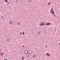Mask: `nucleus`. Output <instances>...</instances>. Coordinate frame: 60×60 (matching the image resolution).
Segmentation results:
<instances>
[{
  "label": "nucleus",
  "instance_id": "1",
  "mask_svg": "<svg viewBox=\"0 0 60 60\" xmlns=\"http://www.w3.org/2000/svg\"><path fill=\"white\" fill-rule=\"evenodd\" d=\"M50 12L51 14H53V15H54V9H53L52 8H51L50 11Z\"/></svg>",
  "mask_w": 60,
  "mask_h": 60
},
{
  "label": "nucleus",
  "instance_id": "2",
  "mask_svg": "<svg viewBox=\"0 0 60 60\" xmlns=\"http://www.w3.org/2000/svg\"><path fill=\"white\" fill-rule=\"evenodd\" d=\"M40 34H41V31H40L39 30L37 32V34L38 35H40Z\"/></svg>",
  "mask_w": 60,
  "mask_h": 60
},
{
  "label": "nucleus",
  "instance_id": "3",
  "mask_svg": "<svg viewBox=\"0 0 60 60\" xmlns=\"http://www.w3.org/2000/svg\"><path fill=\"white\" fill-rule=\"evenodd\" d=\"M7 41L8 42H10L11 40L10 38H8L7 40Z\"/></svg>",
  "mask_w": 60,
  "mask_h": 60
},
{
  "label": "nucleus",
  "instance_id": "4",
  "mask_svg": "<svg viewBox=\"0 0 60 60\" xmlns=\"http://www.w3.org/2000/svg\"><path fill=\"white\" fill-rule=\"evenodd\" d=\"M26 56L27 57H28L29 56V55H30V54H29V52H28L26 54Z\"/></svg>",
  "mask_w": 60,
  "mask_h": 60
},
{
  "label": "nucleus",
  "instance_id": "5",
  "mask_svg": "<svg viewBox=\"0 0 60 60\" xmlns=\"http://www.w3.org/2000/svg\"><path fill=\"white\" fill-rule=\"evenodd\" d=\"M28 51L26 50L25 52V54H26L28 53Z\"/></svg>",
  "mask_w": 60,
  "mask_h": 60
},
{
  "label": "nucleus",
  "instance_id": "6",
  "mask_svg": "<svg viewBox=\"0 0 60 60\" xmlns=\"http://www.w3.org/2000/svg\"><path fill=\"white\" fill-rule=\"evenodd\" d=\"M11 4V3L10 2H8V3L7 4V5H9V4Z\"/></svg>",
  "mask_w": 60,
  "mask_h": 60
},
{
  "label": "nucleus",
  "instance_id": "7",
  "mask_svg": "<svg viewBox=\"0 0 60 60\" xmlns=\"http://www.w3.org/2000/svg\"><path fill=\"white\" fill-rule=\"evenodd\" d=\"M28 1L29 3H31L32 1V0H28Z\"/></svg>",
  "mask_w": 60,
  "mask_h": 60
},
{
  "label": "nucleus",
  "instance_id": "8",
  "mask_svg": "<svg viewBox=\"0 0 60 60\" xmlns=\"http://www.w3.org/2000/svg\"><path fill=\"white\" fill-rule=\"evenodd\" d=\"M10 22L11 24H12L13 23V21H11Z\"/></svg>",
  "mask_w": 60,
  "mask_h": 60
},
{
  "label": "nucleus",
  "instance_id": "9",
  "mask_svg": "<svg viewBox=\"0 0 60 60\" xmlns=\"http://www.w3.org/2000/svg\"><path fill=\"white\" fill-rule=\"evenodd\" d=\"M0 55L1 56H3V55H4V54H3V53L1 52L0 54Z\"/></svg>",
  "mask_w": 60,
  "mask_h": 60
},
{
  "label": "nucleus",
  "instance_id": "10",
  "mask_svg": "<svg viewBox=\"0 0 60 60\" xmlns=\"http://www.w3.org/2000/svg\"><path fill=\"white\" fill-rule=\"evenodd\" d=\"M50 23H47V26L49 25H50Z\"/></svg>",
  "mask_w": 60,
  "mask_h": 60
},
{
  "label": "nucleus",
  "instance_id": "11",
  "mask_svg": "<svg viewBox=\"0 0 60 60\" xmlns=\"http://www.w3.org/2000/svg\"><path fill=\"white\" fill-rule=\"evenodd\" d=\"M41 24H42L43 25H45V23L43 22H42L41 23Z\"/></svg>",
  "mask_w": 60,
  "mask_h": 60
},
{
  "label": "nucleus",
  "instance_id": "12",
  "mask_svg": "<svg viewBox=\"0 0 60 60\" xmlns=\"http://www.w3.org/2000/svg\"><path fill=\"white\" fill-rule=\"evenodd\" d=\"M50 2H48V4H49V5H50Z\"/></svg>",
  "mask_w": 60,
  "mask_h": 60
},
{
  "label": "nucleus",
  "instance_id": "13",
  "mask_svg": "<svg viewBox=\"0 0 60 60\" xmlns=\"http://www.w3.org/2000/svg\"><path fill=\"white\" fill-rule=\"evenodd\" d=\"M36 56V55H34L33 56V57H35Z\"/></svg>",
  "mask_w": 60,
  "mask_h": 60
},
{
  "label": "nucleus",
  "instance_id": "14",
  "mask_svg": "<svg viewBox=\"0 0 60 60\" xmlns=\"http://www.w3.org/2000/svg\"><path fill=\"white\" fill-rule=\"evenodd\" d=\"M47 56H50V55H49V54H48L47 55Z\"/></svg>",
  "mask_w": 60,
  "mask_h": 60
},
{
  "label": "nucleus",
  "instance_id": "15",
  "mask_svg": "<svg viewBox=\"0 0 60 60\" xmlns=\"http://www.w3.org/2000/svg\"><path fill=\"white\" fill-rule=\"evenodd\" d=\"M5 1H6V2L7 3V2H8V1L7 0H5Z\"/></svg>",
  "mask_w": 60,
  "mask_h": 60
},
{
  "label": "nucleus",
  "instance_id": "16",
  "mask_svg": "<svg viewBox=\"0 0 60 60\" xmlns=\"http://www.w3.org/2000/svg\"><path fill=\"white\" fill-rule=\"evenodd\" d=\"M40 26H43V24H42L41 23V24H40Z\"/></svg>",
  "mask_w": 60,
  "mask_h": 60
},
{
  "label": "nucleus",
  "instance_id": "17",
  "mask_svg": "<svg viewBox=\"0 0 60 60\" xmlns=\"http://www.w3.org/2000/svg\"><path fill=\"white\" fill-rule=\"evenodd\" d=\"M22 34H23V35H24V34H25V33H24V32H23L22 33Z\"/></svg>",
  "mask_w": 60,
  "mask_h": 60
},
{
  "label": "nucleus",
  "instance_id": "18",
  "mask_svg": "<svg viewBox=\"0 0 60 60\" xmlns=\"http://www.w3.org/2000/svg\"><path fill=\"white\" fill-rule=\"evenodd\" d=\"M18 25H20V23H19V22H18Z\"/></svg>",
  "mask_w": 60,
  "mask_h": 60
},
{
  "label": "nucleus",
  "instance_id": "19",
  "mask_svg": "<svg viewBox=\"0 0 60 60\" xmlns=\"http://www.w3.org/2000/svg\"><path fill=\"white\" fill-rule=\"evenodd\" d=\"M22 60H23L24 58L23 57H22Z\"/></svg>",
  "mask_w": 60,
  "mask_h": 60
},
{
  "label": "nucleus",
  "instance_id": "20",
  "mask_svg": "<svg viewBox=\"0 0 60 60\" xmlns=\"http://www.w3.org/2000/svg\"><path fill=\"white\" fill-rule=\"evenodd\" d=\"M1 50L0 49V53H1Z\"/></svg>",
  "mask_w": 60,
  "mask_h": 60
},
{
  "label": "nucleus",
  "instance_id": "21",
  "mask_svg": "<svg viewBox=\"0 0 60 60\" xmlns=\"http://www.w3.org/2000/svg\"><path fill=\"white\" fill-rule=\"evenodd\" d=\"M46 55H48V54H47V53H46Z\"/></svg>",
  "mask_w": 60,
  "mask_h": 60
},
{
  "label": "nucleus",
  "instance_id": "22",
  "mask_svg": "<svg viewBox=\"0 0 60 60\" xmlns=\"http://www.w3.org/2000/svg\"><path fill=\"white\" fill-rule=\"evenodd\" d=\"M59 45L60 46V42L59 43Z\"/></svg>",
  "mask_w": 60,
  "mask_h": 60
},
{
  "label": "nucleus",
  "instance_id": "23",
  "mask_svg": "<svg viewBox=\"0 0 60 60\" xmlns=\"http://www.w3.org/2000/svg\"><path fill=\"white\" fill-rule=\"evenodd\" d=\"M46 48H47V46H46Z\"/></svg>",
  "mask_w": 60,
  "mask_h": 60
},
{
  "label": "nucleus",
  "instance_id": "24",
  "mask_svg": "<svg viewBox=\"0 0 60 60\" xmlns=\"http://www.w3.org/2000/svg\"><path fill=\"white\" fill-rule=\"evenodd\" d=\"M2 18H4V17H3V16H2Z\"/></svg>",
  "mask_w": 60,
  "mask_h": 60
},
{
  "label": "nucleus",
  "instance_id": "25",
  "mask_svg": "<svg viewBox=\"0 0 60 60\" xmlns=\"http://www.w3.org/2000/svg\"><path fill=\"white\" fill-rule=\"evenodd\" d=\"M16 2H18V0H16Z\"/></svg>",
  "mask_w": 60,
  "mask_h": 60
}]
</instances>
